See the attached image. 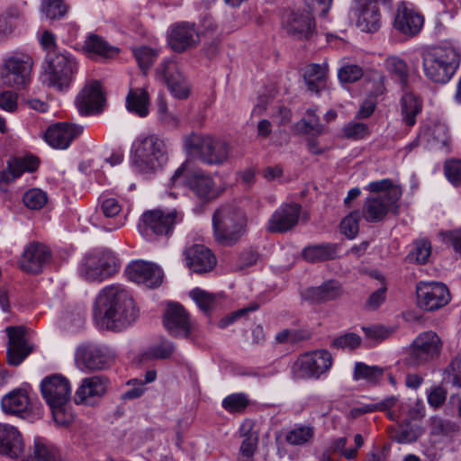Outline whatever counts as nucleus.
Listing matches in <instances>:
<instances>
[{"mask_svg":"<svg viewBox=\"0 0 461 461\" xmlns=\"http://www.w3.org/2000/svg\"><path fill=\"white\" fill-rule=\"evenodd\" d=\"M156 72L158 77L165 82L176 98L185 99L189 96L190 85L174 59H164L157 68Z\"/></svg>","mask_w":461,"mask_h":461,"instance_id":"nucleus-14","label":"nucleus"},{"mask_svg":"<svg viewBox=\"0 0 461 461\" xmlns=\"http://www.w3.org/2000/svg\"><path fill=\"white\" fill-rule=\"evenodd\" d=\"M119 268L114 253L107 249L86 254L78 266V275L88 282H102L113 276Z\"/></svg>","mask_w":461,"mask_h":461,"instance_id":"nucleus-7","label":"nucleus"},{"mask_svg":"<svg viewBox=\"0 0 461 461\" xmlns=\"http://www.w3.org/2000/svg\"><path fill=\"white\" fill-rule=\"evenodd\" d=\"M164 325L175 337L188 338L192 325L185 308L178 303H169L164 316Z\"/></svg>","mask_w":461,"mask_h":461,"instance_id":"nucleus-27","label":"nucleus"},{"mask_svg":"<svg viewBox=\"0 0 461 461\" xmlns=\"http://www.w3.org/2000/svg\"><path fill=\"white\" fill-rule=\"evenodd\" d=\"M95 316L103 328L118 331L131 325L137 320L139 311L129 291L121 285H112L99 293Z\"/></svg>","mask_w":461,"mask_h":461,"instance_id":"nucleus-1","label":"nucleus"},{"mask_svg":"<svg viewBox=\"0 0 461 461\" xmlns=\"http://www.w3.org/2000/svg\"><path fill=\"white\" fill-rule=\"evenodd\" d=\"M13 162L17 169L21 170V175L24 171L33 172L39 167V159L32 155L14 158Z\"/></svg>","mask_w":461,"mask_h":461,"instance_id":"nucleus-62","label":"nucleus"},{"mask_svg":"<svg viewBox=\"0 0 461 461\" xmlns=\"http://www.w3.org/2000/svg\"><path fill=\"white\" fill-rule=\"evenodd\" d=\"M423 23L424 18L420 13L408 7L404 3L398 5L393 20V28L396 31L412 37L420 32Z\"/></svg>","mask_w":461,"mask_h":461,"instance_id":"nucleus-26","label":"nucleus"},{"mask_svg":"<svg viewBox=\"0 0 461 461\" xmlns=\"http://www.w3.org/2000/svg\"><path fill=\"white\" fill-rule=\"evenodd\" d=\"M129 280L147 287H157L163 280V271L156 264L144 260L131 261L125 268Z\"/></svg>","mask_w":461,"mask_h":461,"instance_id":"nucleus-19","label":"nucleus"},{"mask_svg":"<svg viewBox=\"0 0 461 461\" xmlns=\"http://www.w3.org/2000/svg\"><path fill=\"white\" fill-rule=\"evenodd\" d=\"M186 149L208 165H221L229 157V145L209 135L192 133L185 139Z\"/></svg>","mask_w":461,"mask_h":461,"instance_id":"nucleus-8","label":"nucleus"},{"mask_svg":"<svg viewBox=\"0 0 461 461\" xmlns=\"http://www.w3.org/2000/svg\"><path fill=\"white\" fill-rule=\"evenodd\" d=\"M429 429L433 436L449 437L455 434L459 427L456 422L433 416L429 420Z\"/></svg>","mask_w":461,"mask_h":461,"instance_id":"nucleus-42","label":"nucleus"},{"mask_svg":"<svg viewBox=\"0 0 461 461\" xmlns=\"http://www.w3.org/2000/svg\"><path fill=\"white\" fill-rule=\"evenodd\" d=\"M75 358L78 366L90 371L105 369L113 361V357L109 349L104 346L96 344H86L78 347Z\"/></svg>","mask_w":461,"mask_h":461,"instance_id":"nucleus-17","label":"nucleus"},{"mask_svg":"<svg viewBox=\"0 0 461 461\" xmlns=\"http://www.w3.org/2000/svg\"><path fill=\"white\" fill-rule=\"evenodd\" d=\"M303 122L307 133L319 135L322 132V125L320 123L319 118L316 116L314 110H307Z\"/></svg>","mask_w":461,"mask_h":461,"instance_id":"nucleus-60","label":"nucleus"},{"mask_svg":"<svg viewBox=\"0 0 461 461\" xmlns=\"http://www.w3.org/2000/svg\"><path fill=\"white\" fill-rule=\"evenodd\" d=\"M86 51L94 53L104 58H111L118 53L117 48L110 46L105 41L95 34H91L84 42Z\"/></svg>","mask_w":461,"mask_h":461,"instance_id":"nucleus-41","label":"nucleus"},{"mask_svg":"<svg viewBox=\"0 0 461 461\" xmlns=\"http://www.w3.org/2000/svg\"><path fill=\"white\" fill-rule=\"evenodd\" d=\"M109 379L103 375H96L82 379L74 395L76 404L95 405L107 393Z\"/></svg>","mask_w":461,"mask_h":461,"instance_id":"nucleus-16","label":"nucleus"},{"mask_svg":"<svg viewBox=\"0 0 461 461\" xmlns=\"http://www.w3.org/2000/svg\"><path fill=\"white\" fill-rule=\"evenodd\" d=\"M357 25L361 31L375 32L380 28V13L378 7L367 3L358 15Z\"/></svg>","mask_w":461,"mask_h":461,"instance_id":"nucleus-36","label":"nucleus"},{"mask_svg":"<svg viewBox=\"0 0 461 461\" xmlns=\"http://www.w3.org/2000/svg\"><path fill=\"white\" fill-rule=\"evenodd\" d=\"M41 391L50 406L66 403L71 394L70 383L61 375H52L44 378L41 384Z\"/></svg>","mask_w":461,"mask_h":461,"instance_id":"nucleus-23","label":"nucleus"},{"mask_svg":"<svg viewBox=\"0 0 461 461\" xmlns=\"http://www.w3.org/2000/svg\"><path fill=\"white\" fill-rule=\"evenodd\" d=\"M148 106L149 94L145 89L137 88L129 91L126 97V107L130 112L145 117L149 113Z\"/></svg>","mask_w":461,"mask_h":461,"instance_id":"nucleus-38","label":"nucleus"},{"mask_svg":"<svg viewBox=\"0 0 461 461\" xmlns=\"http://www.w3.org/2000/svg\"><path fill=\"white\" fill-rule=\"evenodd\" d=\"M52 412L54 421L58 425L68 426L75 419V414L72 411V407L69 404V401L66 403L53 404L50 406Z\"/></svg>","mask_w":461,"mask_h":461,"instance_id":"nucleus-43","label":"nucleus"},{"mask_svg":"<svg viewBox=\"0 0 461 461\" xmlns=\"http://www.w3.org/2000/svg\"><path fill=\"white\" fill-rule=\"evenodd\" d=\"M190 296L204 312H210L215 305V295L200 288L193 289Z\"/></svg>","mask_w":461,"mask_h":461,"instance_id":"nucleus-51","label":"nucleus"},{"mask_svg":"<svg viewBox=\"0 0 461 461\" xmlns=\"http://www.w3.org/2000/svg\"><path fill=\"white\" fill-rule=\"evenodd\" d=\"M416 294L419 307L428 312L444 307L451 299L447 287L438 282H420Z\"/></svg>","mask_w":461,"mask_h":461,"instance_id":"nucleus-13","label":"nucleus"},{"mask_svg":"<svg viewBox=\"0 0 461 461\" xmlns=\"http://www.w3.org/2000/svg\"><path fill=\"white\" fill-rule=\"evenodd\" d=\"M460 61L459 52L449 45L434 46L422 52L424 75L435 83H447L456 74Z\"/></svg>","mask_w":461,"mask_h":461,"instance_id":"nucleus-3","label":"nucleus"},{"mask_svg":"<svg viewBox=\"0 0 461 461\" xmlns=\"http://www.w3.org/2000/svg\"><path fill=\"white\" fill-rule=\"evenodd\" d=\"M78 70L76 59L68 51H50L43 65V82L63 92L68 90Z\"/></svg>","mask_w":461,"mask_h":461,"instance_id":"nucleus-5","label":"nucleus"},{"mask_svg":"<svg viewBox=\"0 0 461 461\" xmlns=\"http://www.w3.org/2000/svg\"><path fill=\"white\" fill-rule=\"evenodd\" d=\"M186 265L195 273H206L216 266V258L211 249L195 244L185 251Z\"/></svg>","mask_w":461,"mask_h":461,"instance_id":"nucleus-30","label":"nucleus"},{"mask_svg":"<svg viewBox=\"0 0 461 461\" xmlns=\"http://www.w3.org/2000/svg\"><path fill=\"white\" fill-rule=\"evenodd\" d=\"M1 406L5 413L23 417L31 410V402L25 390L15 389L2 398Z\"/></svg>","mask_w":461,"mask_h":461,"instance_id":"nucleus-33","label":"nucleus"},{"mask_svg":"<svg viewBox=\"0 0 461 461\" xmlns=\"http://www.w3.org/2000/svg\"><path fill=\"white\" fill-rule=\"evenodd\" d=\"M5 331L8 336L7 361L12 366H18L32 352L26 343L25 329L9 326Z\"/></svg>","mask_w":461,"mask_h":461,"instance_id":"nucleus-28","label":"nucleus"},{"mask_svg":"<svg viewBox=\"0 0 461 461\" xmlns=\"http://www.w3.org/2000/svg\"><path fill=\"white\" fill-rule=\"evenodd\" d=\"M41 12L49 19H59L67 14L68 6L63 3V0H43Z\"/></svg>","mask_w":461,"mask_h":461,"instance_id":"nucleus-48","label":"nucleus"},{"mask_svg":"<svg viewBox=\"0 0 461 461\" xmlns=\"http://www.w3.org/2000/svg\"><path fill=\"white\" fill-rule=\"evenodd\" d=\"M338 77L342 83H353L363 77V70L357 65H345L339 68Z\"/></svg>","mask_w":461,"mask_h":461,"instance_id":"nucleus-56","label":"nucleus"},{"mask_svg":"<svg viewBox=\"0 0 461 461\" xmlns=\"http://www.w3.org/2000/svg\"><path fill=\"white\" fill-rule=\"evenodd\" d=\"M431 254V244L428 240L420 239L413 243V249L409 253L410 261L425 264Z\"/></svg>","mask_w":461,"mask_h":461,"instance_id":"nucleus-45","label":"nucleus"},{"mask_svg":"<svg viewBox=\"0 0 461 461\" xmlns=\"http://www.w3.org/2000/svg\"><path fill=\"white\" fill-rule=\"evenodd\" d=\"M133 53L139 66L143 70L149 68L158 56L157 50L146 46L134 50Z\"/></svg>","mask_w":461,"mask_h":461,"instance_id":"nucleus-53","label":"nucleus"},{"mask_svg":"<svg viewBox=\"0 0 461 461\" xmlns=\"http://www.w3.org/2000/svg\"><path fill=\"white\" fill-rule=\"evenodd\" d=\"M301 205L296 203L280 205L269 218L266 230L269 233H284L298 223Z\"/></svg>","mask_w":461,"mask_h":461,"instance_id":"nucleus-22","label":"nucleus"},{"mask_svg":"<svg viewBox=\"0 0 461 461\" xmlns=\"http://www.w3.org/2000/svg\"><path fill=\"white\" fill-rule=\"evenodd\" d=\"M156 72L158 77L165 82L176 98L185 99L189 96L190 85L174 59H164L157 68Z\"/></svg>","mask_w":461,"mask_h":461,"instance_id":"nucleus-15","label":"nucleus"},{"mask_svg":"<svg viewBox=\"0 0 461 461\" xmlns=\"http://www.w3.org/2000/svg\"><path fill=\"white\" fill-rule=\"evenodd\" d=\"M360 221V213L354 211L345 217L340 223L341 232L349 239H353L358 233V222Z\"/></svg>","mask_w":461,"mask_h":461,"instance_id":"nucleus-52","label":"nucleus"},{"mask_svg":"<svg viewBox=\"0 0 461 461\" xmlns=\"http://www.w3.org/2000/svg\"><path fill=\"white\" fill-rule=\"evenodd\" d=\"M283 26L289 36L298 41H308L316 33L315 20L309 12H291Z\"/></svg>","mask_w":461,"mask_h":461,"instance_id":"nucleus-21","label":"nucleus"},{"mask_svg":"<svg viewBox=\"0 0 461 461\" xmlns=\"http://www.w3.org/2000/svg\"><path fill=\"white\" fill-rule=\"evenodd\" d=\"M181 177H185L188 187L202 199L208 198L214 186L212 178L202 171L186 173L185 164L175 171L170 179L171 183L176 185Z\"/></svg>","mask_w":461,"mask_h":461,"instance_id":"nucleus-24","label":"nucleus"},{"mask_svg":"<svg viewBox=\"0 0 461 461\" xmlns=\"http://www.w3.org/2000/svg\"><path fill=\"white\" fill-rule=\"evenodd\" d=\"M47 194L39 188L28 190L23 197L24 205L32 210L41 209L47 203Z\"/></svg>","mask_w":461,"mask_h":461,"instance_id":"nucleus-47","label":"nucleus"},{"mask_svg":"<svg viewBox=\"0 0 461 461\" xmlns=\"http://www.w3.org/2000/svg\"><path fill=\"white\" fill-rule=\"evenodd\" d=\"M447 395V392L443 386H434L428 392V403L434 410H438L445 403Z\"/></svg>","mask_w":461,"mask_h":461,"instance_id":"nucleus-58","label":"nucleus"},{"mask_svg":"<svg viewBox=\"0 0 461 461\" xmlns=\"http://www.w3.org/2000/svg\"><path fill=\"white\" fill-rule=\"evenodd\" d=\"M240 434L244 438L240 447L239 456L254 457L258 443V433L253 429L251 421H246L241 425Z\"/></svg>","mask_w":461,"mask_h":461,"instance_id":"nucleus-39","label":"nucleus"},{"mask_svg":"<svg viewBox=\"0 0 461 461\" xmlns=\"http://www.w3.org/2000/svg\"><path fill=\"white\" fill-rule=\"evenodd\" d=\"M326 77V69L321 65L310 64L306 66L303 78L307 86V90L318 94L325 87Z\"/></svg>","mask_w":461,"mask_h":461,"instance_id":"nucleus-37","label":"nucleus"},{"mask_svg":"<svg viewBox=\"0 0 461 461\" xmlns=\"http://www.w3.org/2000/svg\"><path fill=\"white\" fill-rule=\"evenodd\" d=\"M23 448L19 430L12 425L0 423V455L17 458L23 452Z\"/></svg>","mask_w":461,"mask_h":461,"instance_id":"nucleus-31","label":"nucleus"},{"mask_svg":"<svg viewBox=\"0 0 461 461\" xmlns=\"http://www.w3.org/2000/svg\"><path fill=\"white\" fill-rule=\"evenodd\" d=\"M131 152L132 164L144 174L154 173L167 160L166 143L156 134L137 137Z\"/></svg>","mask_w":461,"mask_h":461,"instance_id":"nucleus-4","label":"nucleus"},{"mask_svg":"<svg viewBox=\"0 0 461 461\" xmlns=\"http://www.w3.org/2000/svg\"><path fill=\"white\" fill-rule=\"evenodd\" d=\"M17 107V95L16 93L9 90H5L0 93V108L7 111L14 112Z\"/></svg>","mask_w":461,"mask_h":461,"instance_id":"nucleus-64","label":"nucleus"},{"mask_svg":"<svg viewBox=\"0 0 461 461\" xmlns=\"http://www.w3.org/2000/svg\"><path fill=\"white\" fill-rule=\"evenodd\" d=\"M302 256L311 263L332 260L338 257V246L332 243L309 245L303 249Z\"/></svg>","mask_w":461,"mask_h":461,"instance_id":"nucleus-35","label":"nucleus"},{"mask_svg":"<svg viewBox=\"0 0 461 461\" xmlns=\"http://www.w3.org/2000/svg\"><path fill=\"white\" fill-rule=\"evenodd\" d=\"M343 133L348 139L361 140L369 135V130L366 123L348 122L344 126Z\"/></svg>","mask_w":461,"mask_h":461,"instance_id":"nucleus-57","label":"nucleus"},{"mask_svg":"<svg viewBox=\"0 0 461 461\" xmlns=\"http://www.w3.org/2000/svg\"><path fill=\"white\" fill-rule=\"evenodd\" d=\"M75 102L81 114L88 115L101 113L105 98L100 82L91 80L86 83L77 95Z\"/></svg>","mask_w":461,"mask_h":461,"instance_id":"nucleus-20","label":"nucleus"},{"mask_svg":"<svg viewBox=\"0 0 461 461\" xmlns=\"http://www.w3.org/2000/svg\"><path fill=\"white\" fill-rule=\"evenodd\" d=\"M249 399L244 393H232L222 401V407L229 412H241L249 405Z\"/></svg>","mask_w":461,"mask_h":461,"instance_id":"nucleus-50","label":"nucleus"},{"mask_svg":"<svg viewBox=\"0 0 461 461\" xmlns=\"http://www.w3.org/2000/svg\"><path fill=\"white\" fill-rule=\"evenodd\" d=\"M183 221V214L176 210H149L142 213L138 230L144 236H167L172 233L174 226Z\"/></svg>","mask_w":461,"mask_h":461,"instance_id":"nucleus-11","label":"nucleus"},{"mask_svg":"<svg viewBox=\"0 0 461 461\" xmlns=\"http://www.w3.org/2000/svg\"><path fill=\"white\" fill-rule=\"evenodd\" d=\"M33 67L32 58L23 52H15L7 56L0 68V77L4 86L20 90L31 80Z\"/></svg>","mask_w":461,"mask_h":461,"instance_id":"nucleus-9","label":"nucleus"},{"mask_svg":"<svg viewBox=\"0 0 461 461\" xmlns=\"http://www.w3.org/2000/svg\"><path fill=\"white\" fill-rule=\"evenodd\" d=\"M175 350L173 343L164 341L158 345H156L149 349V355L153 358L166 359L170 357Z\"/></svg>","mask_w":461,"mask_h":461,"instance_id":"nucleus-61","label":"nucleus"},{"mask_svg":"<svg viewBox=\"0 0 461 461\" xmlns=\"http://www.w3.org/2000/svg\"><path fill=\"white\" fill-rule=\"evenodd\" d=\"M245 213L230 204L218 208L212 216V227L216 241L224 246L236 244L245 233Z\"/></svg>","mask_w":461,"mask_h":461,"instance_id":"nucleus-6","label":"nucleus"},{"mask_svg":"<svg viewBox=\"0 0 461 461\" xmlns=\"http://www.w3.org/2000/svg\"><path fill=\"white\" fill-rule=\"evenodd\" d=\"M313 434L312 427L300 426L290 430L285 436V440L291 445H303L312 439Z\"/></svg>","mask_w":461,"mask_h":461,"instance_id":"nucleus-49","label":"nucleus"},{"mask_svg":"<svg viewBox=\"0 0 461 461\" xmlns=\"http://www.w3.org/2000/svg\"><path fill=\"white\" fill-rule=\"evenodd\" d=\"M365 189L374 194L366 197L362 208L363 218L367 222L382 221L389 212L398 214L402 190L392 179L373 181Z\"/></svg>","mask_w":461,"mask_h":461,"instance_id":"nucleus-2","label":"nucleus"},{"mask_svg":"<svg viewBox=\"0 0 461 461\" xmlns=\"http://www.w3.org/2000/svg\"><path fill=\"white\" fill-rule=\"evenodd\" d=\"M200 42L199 34L194 23H179L171 26L168 44L176 52L194 48Z\"/></svg>","mask_w":461,"mask_h":461,"instance_id":"nucleus-25","label":"nucleus"},{"mask_svg":"<svg viewBox=\"0 0 461 461\" xmlns=\"http://www.w3.org/2000/svg\"><path fill=\"white\" fill-rule=\"evenodd\" d=\"M100 209L106 218H114L121 212L122 206L115 198H107L102 202Z\"/></svg>","mask_w":461,"mask_h":461,"instance_id":"nucleus-63","label":"nucleus"},{"mask_svg":"<svg viewBox=\"0 0 461 461\" xmlns=\"http://www.w3.org/2000/svg\"><path fill=\"white\" fill-rule=\"evenodd\" d=\"M401 111L402 120L407 126H413L416 123V116L420 113L422 101L414 94L411 86L402 88Z\"/></svg>","mask_w":461,"mask_h":461,"instance_id":"nucleus-34","label":"nucleus"},{"mask_svg":"<svg viewBox=\"0 0 461 461\" xmlns=\"http://www.w3.org/2000/svg\"><path fill=\"white\" fill-rule=\"evenodd\" d=\"M385 67L393 78L396 80L401 88L409 86V68L406 62L398 57H389L385 60Z\"/></svg>","mask_w":461,"mask_h":461,"instance_id":"nucleus-40","label":"nucleus"},{"mask_svg":"<svg viewBox=\"0 0 461 461\" xmlns=\"http://www.w3.org/2000/svg\"><path fill=\"white\" fill-rule=\"evenodd\" d=\"M332 366L331 354L325 349L300 355L293 363L291 374L294 379H318Z\"/></svg>","mask_w":461,"mask_h":461,"instance_id":"nucleus-10","label":"nucleus"},{"mask_svg":"<svg viewBox=\"0 0 461 461\" xmlns=\"http://www.w3.org/2000/svg\"><path fill=\"white\" fill-rule=\"evenodd\" d=\"M362 339L354 332L344 333L330 342V348L342 350L353 351L361 344Z\"/></svg>","mask_w":461,"mask_h":461,"instance_id":"nucleus-44","label":"nucleus"},{"mask_svg":"<svg viewBox=\"0 0 461 461\" xmlns=\"http://www.w3.org/2000/svg\"><path fill=\"white\" fill-rule=\"evenodd\" d=\"M51 259L52 253L48 246L32 241L24 248L18 263L23 271L37 275L51 262Z\"/></svg>","mask_w":461,"mask_h":461,"instance_id":"nucleus-18","label":"nucleus"},{"mask_svg":"<svg viewBox=\"0 0 461 461\" xmlns=\"http://www.w3.org/2000/svg\"><path fill=\"white\" fill-rule=\"evenodd\" d=\"M441 348V339L436 332H422L413 340L406 362L416 366L432 361L439 356Z\"/></svg>","mask_w":461,"mask_h":461,"instance_id":"nucleus-12","label":"nucleus"},{"mask_svg":"<svg viewBox=\"0 0 461 461\" xmlns=\"http://www.w3.org/2000/svg\"><path fill=\"white\" fill-rule=\"evenodd\" d=\"M34 456L36 461H61L56 450L40 442H35Z\"/></svg>","mask_w":461,"mask_h":461,"instance_id":"nucleus-59","label":"nucleus"},{"mask_svg":"<svg viewBox=\"0 0 461 461\" xmlns=\"http://www.w3.org/2000/svg\"><path fill=\"white\" fill-rule=\"evenodd\" d=\"M444 173L454 185H461V159H448L444 164Z\"/></svg>","mask_w":461,"mask_h":461,"instance_id":"nucleus-54","label":"nucleus"},{"mask_svg":"<svg viewBox=\"0 0 461 461\" xmlns=\"http://www.w3.org/2000/svg\"><path fill=\"white\" fill-rule=\"evenodd\" d=\"M420 435V431L418 427L411 425H406L400 428V429L394 434L393 438L395 441L401 444H409L416 441Z\"/></svg>","mask_w":461,"mask_h":461,"instance_id":"nucleus-55","label":"nucleus"},{"mask_svg":"<svg viewBox=\"0 0 461 461\" xmlns=\"http://www.w3.org/2000/svg\"><path fill=\"white\" fill-rule=\"evenodd\" d=\"M84 128L70 123H57L48 128L45 140L53 148L65 149L83 132Z\"/></svg>","mask_w":461,"mask_h":461,"instance_id":"nucleus-29","label":"nucleus"},{"mask_svg":"<svg viewBox=\"0 0 461 461\" xmlns=\"http://www.w3.org/2000/svg\"><path fill=\"white\" fill-rule=\"evenodd\" d=\"M341 295V285L335 280H328L319 286L309 287L302 293L303 300L318 304L336 300Z\"/></svg>","mask_w":461,"mask_h":461,"instance_id":"nucleus-32","label":"nucleus"},{"mask_svg":"<svg viewBox=\"0 0 461 461\" xmlns=\"http://www.w3.org/2000/svg\"><path fill=\"white\" fill-rule=\"evenodd\" d=\"M383 374V369L377 366H367L362 362H357L354 367L353 379L356 381L366 379L375 381Z\"/></svg>","mask_w":461,"mask_h":461,"instance_id":"nucleus-46","label":"nucleus"}]
</instances>
